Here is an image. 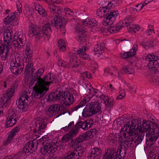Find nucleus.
<instances>
[{"label":"nucleus","mask_w":159,"mask_h":159,"mask_svg":"<svg viewBox=\"0 0 159 159\" xmlns=\"http://www.w3.org/2000/svg\"><path fill=\"white\" fill-rule=\"evenodd\" d=\"M141 123V125L139 129H137V126L132 130V132L129 138V139L127 141H131L134 144L138 145L141 143L146 133V142L147 146L151 147L156 142L159 136V125L155 122L150 120H139L138 122Z\"/></svg>","instance_id":"nucleus-1"},{"label":"nucleus","mask_w":159,"mask_h":159,"mask_svg":"<svg viewBox=\"0 0 159 159\" xmlns=\"http://www.w3.org/2000/svg\"><path fill=\"white\" fill-rule=\"evenodd\" d=\"M44 70L41 68L38 69L34 74L31 82H34L35 85L34 87V97L39 98L43 97L49 89V85L56 79V75L51 73H48L43 78H41Z\"/></svg>","instance_id":"nucleus-2"},{"label":"nucleus","mask_w":159,"mask_h":159,"mask_svg":"<svg viewBox=\"0 0 159 159\" xmlns=\"http://www.w3.org/2000/svg\"><path fill=\"white\" fill-rule=\"evenodd\" d=\"M96 133V130L91 129L84 133L80 134L76 139H72L69 144L70 146L75 150L76 149L80 151V156L81 157L84 154L85 149L82 147L80 146L79 144L83 141L92 138Z\"/></svg>","instance_id":"nucleus-3"},{"label":"nucleus","mask_w":159,"mask_h":159,"mask_svg":"<svg viewBox=\"0 0 159 159\" xmlns=\"http://www.w3.org/2000/svg\"><path fill=\"white\" fill-rule=\"evenodd\" d=\"M138 120H132L129 121L124 125V127L121 129L120 132L121 135L120 138L121 139H123V138H126V140H128L129 139V137L131 134L132 130H133L134 129L136 126L137 129H141L140 128L139 129V127H140V125L142 124H141V123L138 122Z\"/></svg>","instance_id":"nucleus-4"},{"label":"nucleus","mask_w":159,"mask_h":159,"mask_svg":"<svg viewBox=\"0 0 159 159\" xmlns=\"http://www.w3.org/2000/svg\"><path fill=\"white\" fill-rule=\"evenodd\" d=\"M101 109V105L97 102L88 103L83 109L82 115L84 118L91 116L97 113Z\"/></svg>","instance_id":"nucleus-5"},{"label":"nucleus","mask_w":159,"mask_h":159,"mask_svg":"<svg viewBox=\"0 0 159 159\" xmlns=\"http://www.w3.org/2000/svg\"><path fill=\"white\" fill-rule=\"evenodd\" d=\"M18 86L16 83L14 84L12 87L8 89L4 95L0 98V107H6L11 101V99L14 95L15 89Z\"/></svg>","instance_id":"nucleus-6"},{"label":"nucleus","mask_w":159,"mask_h":159,"mask_svg":"<svg viewBox=\"0 0 159 159\" xmlns=\"http://www.w3.org/2000/svg\"><path fill=\"white\" fill-rule=\"evenodd\" d=\"M43 147L40 148V151L45 156L51 155L57 150L58 147L55 144L51 143L49 141L43 143Z\"/></svg>","instance_id":"nucleus-7"},{"label":"nucleus","mask_w":159,"mask_h":159,"mask_svg":"<svg viewBox=\"0 0 159 159\" xmlns=\"http://www.w3.org/2000/svg\"><path fill=\"white\" fill-rule=\"evenodd\" d=\"M28 98L27 92L24 91L22 93L19 99L16 101L17 106L23 111H25L28 108Z\"/></svg>","instance_id":"nucleus-8"},{"label":"nucleus","mask_w":159,"mask_h":159,"mask_svg":"<svg viewBox=\"0 0 159 159\" xmlns=\"http://www.w3.org/2000/svg\"><path fill=\"white\" fill-rule=\"evenodd\" d=\"M80 151L79 150H73L69 151L67 152V155L61 158H59L57 157H50L48 159H79L81 157Z\"/></svg>","instance_id":"nucleus-9"},{"label":"nucleus","mask_w":159,"mask_h":159,"mask_svg":"<svg viewBox=\"0 0 159 159\" xmlns=\"http://www.w3.org/2000/svg\"><path fill=\"white\" fill-rule=\"evenodd\" d=\"M16 116V113L14 112L12 109L9 111V113L7 114V116L6 127H11L16 123L17 120Z\"/></svg>","instance_id":"nucleus-10"},{"label":"nucleus","mask_w":159,"mask_h":159,"mask_svg":"<svg viewBox=\"0 0 159 159\" xmlns=\"http://www.w3.org/2000/svg\"><path fill=\"white\" fill-rule=\"evenodd\" d=\"M24 68V63L22 62L15 61L11 63L10 68L11 72L15 75L21 73Z\"/></svg>","instance_id":"nucleus-11"},{"label":"nucleus","mask_w":159,"mask_h":159,"mask_svg":"<svg viewBox=\"0 0 159 159\" xmlns=\"http://www.w3.org/2000/svg\"><path fill=\"white\" fill-rule=\"evenodd\" d=\"M90 126L89 121H80L77 123L72 129L75 132H76V134H77L80 128L84 130H87L90 127Z\"/></svg>","instance_id":"nucleus-12"},{"label":"nucleus","mask_w":159,"mask_h":159,"mask_svg":"<svg viewBox=\"0 0 159 159\" xmlns=\"http://www.w3.org/2000/svg\"><path fill=\"white\" fill-rule=\"evenodd\" d=\"M81 23H83V25L81 26L79 24H78L76 27H75L76 30H84L83 28H82L83 26L90 27L91 29H93L97 28V27L94 28V27H96L97 25V22L95 20L93 19L88 21L85 20L82 21Z\"/></svg>","instance_id":"nucleus-13"},{"label":"nucleus","mask_w":159,"mask_h":159,"mask_svg":"<svg viewBox=\"0 0 159 159\" xmlns=\"http://www.w3.org/2000/svg\"><path fill=\"white\" fill-rule=\"evenodd\" d=\"M91 98H89L88 97H85L82 100L80 103L77 105L71 107L70 108V110H69L68 111H62L61 113L58 115V116L61 115L62 114H64L68 112L69 115H70L71 112H72L74 111H77L78 109L80 107H82L84 106L85 105L86 103L89 102L90 100V99Z\"/></svg>","instance_id":"nucleus-14"},{"label":"nucleus","mask_w":159,"mask_h":159,"mask_svg":"<svg viewBox=\"0 0 159 159\" xmlns=\"http://www.w3.org/2000/svg\"><path fill=\"white\" fill-rule=\"evenodd\" d=\"M101 149L98 147L92 149L91 152L88 156V159H100L102 155Z\"/></svg>","instance_id":"nucleus-15"},{"label":"nucleus","mask_w":159,"mask_h":159,"mask_svg":"<svg viewBox=\"0 0 159 159\" xmlns=\"http://www.w3.org/2000/svg\"><path fill=\"white\" fill-rule=\"evenodd\" d=\"M43 139H40L39 140L34 139L33 141H29L27 143L32 153L36 150L39 145L43 144Z\"/></svg>","instance_id":"nucleus-16"},{"label":"nucleus","mask_w":159,"mask_h":159,"mask_svg":"<svg viewBox=\"0 0 159 159\" xmlns=\"http://www.w3.org/2000/svg\"><path fill=\"white\" fill-rule=\"evenodd\" d=\"M106 15L107 16L106 20H104L102 23L104 26L108 25L109 24H112L115 18L117 16V14L116 11H113L109 13L106 14Z\"/></svg>","instance_id":"nucleus-17"},{"label":"nucleus","mask_w":159,"mask_h":159,"mask_svg":"<svg viewBox=\"0 0 159 159\" xmlns=\"http://www.w3.org/2000/svg\"><path fill=\"white\" fill-rule=\"evenodd\" d=\"M117 156V151L114 148H111L105 150V153L103 156L102 159H107L113 158L114 159H116Z\"/></svg>","instance_id":"nucleus-18"},{"label":"nucleus","mask_w":159,"mask_h":159,"mask_svg":"<svg viewBox=\"0 0 159 159\" xmlns=\"http://www.w3.org/2000/svg\"><path fill=\"white\" fill-rule=\"evenodd\" d=\"M16 40H14L12 42V44L14 47L17 48H19L24 46L26 43V39L25 36L19 35L17 37Z\"/></svg>","instance_id":"nucleus-19"},{"label":"nucleus","mask_w":159,"mask_h":159,"mask_svg":"<svg viewBox=\"0 0 159 159\" xmlns=\"http://www.w3.org/2000/svg\"><path fill=\"white\" fill-rule=\"evenodd\" d=\"M48 8L50 11L54 16V17L60 16L61 11L59 7L56 6L54 3L48 5Z\"/></svg>","instance_id":"nucleus-20"},{"label":"nucleus","mask_w":159,"mask_h":159,"mask_svg":"<svg viewBox=\"0 0 159 159\" xmlns=\"http://www.w3.org/2000/svg\"><path fill=\"white\" fill-rule=\"evenodd\" d=\"M13 35L12 33V30H5L4 34V40L3 44L6 47L9 46V43L11 40L12 36Z\"/></svg>","instance_id":"nucleus-21"},{"label":"nucleus","mask_w":159,"mask_h":159,"mask_svg":"<svg viewBox=\"0 0 159 159\" xmlns=\"http://www.w3.org/2000/svg\"><path fill=\"white\" fill-rule=\"evenodd\" d=\"M85 30H76V33L77 34V38L78 42L80 44L84 43L86 41V35Z\"/></svg>","instance_id":"nucleus-22"},{"label":"nucleus","mask_w":159,"mask_h":159,"mask_svg":"<svg viewBox=\"0 0 159 159\" xmlns=\"http://www.w3.org/2000/svg\"><path fill=\"white\" fill-rule=\"evenodd\" d=\"M76 132H75L72 129L68 133L64 135L61 138V142L65 143L68 142L77 135Z\"/></svg>","instance_id":"nucleus-23"},{"label":"nucleus","mask_w":159,"mask_h":159,"mask_svg":"<svg viewBox=\"0 0 159 159\" xmlns=\"http://www.w3.org/2000/svg\"><path fill=\"white\" fill-rule=\"evenodd\" d=\"M88 48L86 46L82 47V48H80L77 51V54L79 55L80 57L84 59L89 60L90 59V57L89 55L85 53Z\"/></svg>","instance_id":"nucleus-24"},{"label":"nucleus","mask_w":159,"mask_h":159,"mask_svg":"<svg viewBox=\"0 0 159 159\" xmlns=\"http://www.w3.org/2000/svg\"><path fill=\"white\" fill-rule=\"evenodd\" d=\"M61 93L60 91H55L51 93L48 97V100L52 101L61 100Z\"/></svg>","instance_id":"nucleus-25"},{"label":"nucleus","mask_w":159,"mask_h":159,"mask_svg":"<svg viewBox=\"0 0 159 159\" xmlns=\"http://www.w3.org/2000/svg\"><path fill=\"white\" fill-rule=\"evenodd\" d=\"M124 142L122 144L118 147V148L126 151L128 149L129 147H133L134 146V143L131 141H127L126 140V138H125Z\"/></svg>","instance_id":"nucleus-26"},{"label":"nucleus","mask_w":159,"mask_h":159,"mask_svg":"<svg viewBox=\"0 0 159 159\" xmlns=\"http://www.w3.org/2000/svg\"><path fill=\"white\" fill-rule=\"evenodd\" d=\"M148 64V67L149 69L154 70L156 73L158 71L159 64L156 60H152L149 61Z\"/></svg>","instance_id":"nucleus-27"},{"label":"nucleus","mask_w":159,"mask_h":159,"mask_svg":"<svg viewBox=\"0 0 159 159\" xmlns=\"http://www.w3.org/2000/svg\"><path fill=\"white\" fill-rule=\"evenodd\" d=\"M128 26H129V29L132 30L136 29L137 30H139L140 28L139 25H133L132 26L130 27L129 26V23L126 22H125V24L123 23L122 25L120 26H117L116 27L117 28V30L120 29H122L123 28H124V29L126 30L128 29Z\"/></svg>","instance_id":"nucleus-28"},{"label":"nucleus","mask_w":159,"mask_h":159,"mask_svg":"<svg viewBox=\"0 0 159 159\" xmlns=\"http://www.w3.org/2000/svg\"><path fill=\"white\" fill-rule=\"evenodd\" d=\"M134 49L130 50V52H126L124 53L122 56V57L124 59L129 58L134 56V52L138 48V46L137 44H135L133 46Z\"/></svg>","instance_id":"nucleus-29"},{"label":"nucleus","mask_w":159,"mask_h":159,"mask_svg":"<svg viewBox=\"0 0 159 159\" xmlns=\"http://www.w3.org/2000/svg\"><path fill=\"white\" fill-rule=\"evenodd\" d=\"M70 95V93L65 92L64 93H61V100L63 102L64 104L65 105V107H67L70 106V104L68 103L69 100L68 99L69 96Z\"/></svg>","instance_id":"nucleus-30"},{"label":"nucleus","mask_w":159,"mask_h":159,"mask_svg":"<svg viewBox=\"0 0 159 159\" xmlns=\"http://www.w3.org/2000/svg\"><path fill=\"white\" fill-rule=\"evenodd\" d=\"M70 62L72 68H76L78 66L80 61L75 55H73L71 56L70 57Z\"/></svg>","instance_id":"nucleus-31"},{"label":"nucleus","mask_w":159,"mask_h":159,"mask_svg":"<svg viewBox=\"0 0 159 159\" xmlns=\"http://www.w3.org/2000/svg\"><path fill=\"white\" fill-rule=\"evenodd\" d=\"M43 33V30H29L28 34L30 37L35 36V38H38L42 36Z\"/></svg>","instance_id":"nucleus-32"},{"label":"nucleus","mask_w":159,"mask_h":159,"mask_svg":"<svg viewBox=\"0 0 159 159\" xmlns=\"http://www.w3.org/2000/svg\"><path fill=\"white\" fill-rule=\"evenodd\" d=\"M100 44V45H97L94 47V51L95 55L101 54L103 52L104 48L105 47H104V45L102 46V44H103V43Z\"/></svg>","instance_id":"nucleus-33"},{"label":"nucleus","mask_w":159,"mask_h":159,"mask_svg":"<svg viewBox=\"0 0 159 159\" xmlns=\"http://www.w3.org/2000/svg\"><path fill=\"white\" fill-rule=\"evenodd\" d=\"M35 10L43 17H45L47 15V13L45 10L39 5L37 4L36 5Z\"/></svg>","instance_id":"nucleus-34"},{"label":"nucleus","mask_w":159,"mask_h":159,"mask_svg":"<svg viewBox=\"0 0 159 159\" xmlns=\"http://www.w3.org/2000/svg\"><path fill=\"white\" fill-rule=\"evenodd\" d=\"M13 13H11L9 14L6 18L4 20L3 22L4 24L6 25L8 24L11 22L16 18V16Z\"/></svg>","instance_id":"nucleus-35"},{"label":"nucleus","mask_w":159,"mask_h":159,"mask_svg":"<svg viewBox=\"0 0 159 159\" xmlns=\"http://www.w3.org/2000/svg\"><path fill=\"white\" fill-rule=\"evenodd\" d=\"M54 25L57 29H60L63 26V23L61 16L54 17Z\"/></svg>","instance_id":"nucleus-36"},{"label":"nucleus","mask_w":159,"mask_h":159,"mask_svg":"<svg viewBox=\"0 0 159 159\" xmlns=\"http://www.w3.org/2000/svg\"><path fill=\"white\" fill-rule=\"evenodd\" d=\"M99 93V95H98V97L96 98V102H97L98 103H99L101 105L100 103H101L103 101V102H104L106 99H107V98H108V96L104 94H102L101 93Z\"/></svg>","instance_id":"nucleus-37"},{"label":"nucleus","mask_w":159,"mask_h":159,"mask_svg":"<svg viewBox=\"0 0 159 159\" xmlns=\"http://www.w3.org/2000/svg\"><path fill=\"white\" fill-rule=\"evenodd\" d=\"M52 105H49L47 107L45 112V114L48 115V117H51V116L54 115Z\"/></svg>","instance_id":"nucleus-38"},{"label":"nucleus","mask_w":159,"mask_h":159,"mask_svg":"<svg viewBox=\"0 0 159 159\" xmlns=\"http://www.w3.org/2000/svg\"><path fill=\"white\" fill-rule=\"evenodd\" d=\"M22 4L20 2H18L16 4V6L14 8V14L16 15H19L22 12Z\"/></svg>","instance_id":"nucleus-39"},{"label":"nucleus","mask_w":159,"mask_h":159,"mask_svg":"<svg viewBox=\"0 0 159 159\" xmlns=\"http://www.w3.org/2000/svg\"><path fill=\"white\" fill-rule=\"evenodd\" d=\"M120 72L122 74L126 73L129 74H134V70L131 68H129L126 67H124L120 69Z\"/></svg>","instance_id":"nucleus-40"},{"label":"nucleus","mask_w":159,"mask_h":159,"mask_svg":"<svg viewBox=\"0 0 159 159\" xmlns=\"http://www.w3.org/2000/svg\"><path fill=\"white\" fill-rule=\"evenodd\" d=\"M116 151L117 153L116 159L118 158L119 159H123L126 153V151L119 148H118V150Z\"/></svg>","instance_id":"nucleus-41"},{"label":"nucleus","mask_w":159,"mask_h":159,"mask_svg":"<svg viewBox=\"0 0 159 159\" xmlns=\"http://www.w3.org/2000/svg\"><path fill=\"white\" fill-rule=\"evenodd\" d=\"M52 105L53 108L54 115L58 113H60L62 110V107L59 104H54Z\"/></svg>","instance_id":"nucleus-42"},{"label":"nucleus","mask_w":159,"mask_h":159,"mask_svg":"<svg viewBox=\"0 0 159 159\" xmlns=\"http://www.w3.org/2000/svg\"><path fill=\"white\" fill-rule=\"evenodd\" d=\"M103 103L105 104V108H111L113 105L114 101L112 99L109 98L108 97V98H107V99H106L104 102H103Z\"/></svg>","instance_id":"nucleus-43"},{"label":"nucleus","mask_w":159,"mask_h":159,"mask_svg":"<svg viewBox=\"0 0 159 159\" xmlns=\"http://www.w3.org/2000/svg\"><path fill=\"white\" fill-rule=\"evenodd\" d=\"M145 59L146 61H152V59L157 61V59H159V57L157 56H156L154 53H152L147 55Z\"/></svg>","instance_id":"nucleus-44"},{"label":"nucleus","mask_w":159,"mask_h":159,"mask_svg":"<svg viewBox=\"0 0 159 159\" xmlns=\"http://www.w3.org/2000/svg\"><path fill=\"white\" fill-rule=\"evenodd\" d=\"M20 129V128L18 127H16L14 128L10 132L9 135L10 136L14 137V136L17 134L19 132Z\"/></svg>","instance_id":"nucleus-45"},{"label":"nucleus","mask_w":159,"mask_h":159,"mask_svg":"<svg viewBox=\"0 0 159 159\" xmlns=\"http://www.w3.org/2000/svg\"><path fill=\"white\" fill-rule=\"evenodd\" d=\"M22 152L23 154H25L27 155H29L30 154L32 153V151H31L30 149L29 148V147L27 143L23 147L22 150Z\"/></svg>","instance_id":"nucleus-46"},{"label":"nucleus","mask_w":159,"mask_h":159,"mask_svg":"<svg viewBox=\"0 0 159 159\" xmlns=\"http://www.w3.org/2000/svg\"><path fill=\"white\" fill-rule=\"evenodd\" d=\"M104 9V7H103L102 8H99L97 10V14L98 16L102 17L105 15V13L107 11L106 10V9Z\"/></svg>","instance_id":"nucleus-47"},{"label":"nucleus","mask_w":159,"mask_h":159,"mask_svg":"<svg viewBox=\"0 0 159 159\" xmlns=\"http://www.w3.org/2000/svg\"><path fill=\"white\" fill-rule=\"evenodd\" d=\"M58 63L59 66H61L64 68H68L69 66V64L63 60H59Z\"/></svg>","instance_id":"nucleus-48"},{"label":"nucleus","mask_w":159,"mask_h":159,"mask_svg":"<svg viewBox=\"0 0 159 159\" xmlns=\"http://www.w3.org/2000/svg\"><path fill=\"white\" fill-rule=\"evenodd\" d=\"M119 94L118 96L117 99H122L125 96L126 93L124 89H121L119 92Z\"/></svg>","instance_id":"nucleus-49"},{"label":"nucleus","mask_w":159,"mask_h":159,"mask_svg":"<svg viewBox=\"0 0 159 159\" xmlns=\"http://www.w3.org/2000/svg\"><path fill=\"white\" fill-rule=\"evenodd\" d=\"M111 70L112 71L111 73V75L114 74L116 77H117L119 78H120L121 77L120 76L119 73L118 71L116 69L114 68H112L111 69Z\"/></svg>","instance_id":"nucleus-50"},{"label":"nucleus","mask_w":159,"mask_h":159,"mask_svg":"<svg viewBox=\"0 0 159 159\" xmlns=\"http://www.w3.org/2000/svg\"><path fill=\"white\" fill-rule=\"evenodd\" d=\"M74 122L73 121H72L69 123L68 126H66L65 127H63L62 129L65 131H67L69 129H70L73 128L74 127Z\"/></svg>","instance_id":"nucleus-51"},{"label":"nucleus","mask_w":159,"mask_h":159,"mask_svg":"<svg viewBox=\"0 0 159 159\" xmlns=\"http://www.w3.org/2000/svg\"><path fill=\"white\" fill-rule=\"evenodd\" d=\"M47 124L43 122H41L38 123L37 124V126L38 128L39 129V132H40V131L42 129H44L46 127Z\"/></svg>","instance_id":"nucleus-52"},{"label":"nucleus","mask_w":159,"mask_h":159,"mask_svg":"<svg viewBox=\"0 0 159 159\" xmlns=\"http://www.w3.org/2000/svg\"><path fill=\"white\" fill-rule=\"evenodd\" d=\"M13 139V137H12L9 135L7 140L4 141L3 143L4 145L7 146L8 144L10 143Z\"/></svg>","instance_id":"nucleus-53"},{"label":"nucleus","mask_w":159,"mask_h":159,"mask_svg":"<svg viewBox=\"0 0 159 159\" xmlns=\"http://www.w3.org/2000/svg\"><path fill=\"white\" fill-rule=\"evenodd\" d=\"M150 2H147L145 1V2L143 4L142 6H141V4H138L136 6V7H138L139 6L140 7V8L139 9H136V11H140L143 8V7L146 5Z\"/></svg>","instance_id":"nucleus-54"},{"label":"nucleus","mask_w":159,"mask_h":159,"mask_svg":"<svg viewBox=\"0 0 159 159\" xmlns=\"http://www.w3.org/2000/svg\"><path fill=\"white\" fill-rule=\"evenodd\" d=\"M153 41H150L149 42H148L146 43L145 44V48L147 49L149 48L152 47L153 46L154 43H153Z\"/></svg>","instance_id":"nucleus-55"},{"label":"nucleus","mask_w":159,"mask_h":159,"mask_svg":"<svg viewBox=\"0 0 159 159\" xmlns=\"http://www.w3.org/2000/svg\"><path fill=\"white\" fill-rule=\"evenodd\" d=\"M8 51L6 50V52H5L4 54V53L3 54H2V55L1 56V57L2 60L4 61L7 59V57H8Z\"/></svg>","instance_id":"nucleus-56"},{"label":"nucleus","mask_w":159,"mask_h":159,"mask_svg":"<svg viewBox=\"0 0 159 159\" xmlns=\"http://www.w3.org/2000/svg\"><path fill=\"white\" fill-rule=\"evenodd\" d=\"M34 71V69L33 68H30L29 67H26L25 68V73L27 75L30 74V72L31 74Z\"/></svg>","instance_id":"nucleus-57"},{"label":"nucleus","mask_w":159,"mask_h":159,"mask_svg":"<svg viewBox=\"0 0 159 159\" xmlns=\"http://www.w3.org/2000/svg\"><path fill=\"white\" fill-rule=\"evenodd\" d=\"M70 95L69 96V97H68V99L69 100V102H68V103L69 104L70 103V104L72 103L75 101V99H74V97L73 95L70 92Z\"/></svg>","instance_id":"nucleus-58"},{"label":"nucleus","mask_w":159,"mask_h":159,"mask_svg":"<svg viewBox=\"0 0 159 159\" xmlns=\"http://www.w3.org/2000/svg\"><path fill=\"white\" fill-rule=\"evenodd\" d=\"M152 80L153 83L159 85V75L152 77Z\"/></svg>","instance_id":"nucleus-59"},{"label":"nucleus","mask_w":159,"mask_h":159,"mask_svg":"<svg viewBox=\"0 0 159 159\" xmlns=\"http://www.w3.org/2000/svg\"><path fill=\"white\" fill-rule=\"evenodd\" d=\"M82 76L84 78L85 77L89 79L91 78V74L87 71L85 72L82 74Z\"/></svg>","instance_id":"nucleus-60"},{"label":"nucleus","mask_w":159,"mask_h":159,"mask_svg":"<svg viewBox=\"0 0 159 159\" xmlns=\"http://www.w3.org/2000/svg\"><path fill=\"white\" fill-rule=\"evenodd\" d=\"M53 26L52 25H50L49 24H46L43 27L42 30H51L52 29V27Z\"/></svg>","instance_id":"nucleus-61"},{"label":"nucleus","mask_w":159,"mask_h":159,"mask_svg":"<svg viewBox=\"0 0 159 159\" xmlns=\"http://www.w3.org/2000/svg\"><path fill=\"white\" fill-rule=\"evenodd\" d=\"M32 52H28L26 53L27 57L26 58V61H29V60H31L32 56Z\"/></svg>","instance_id":"nucleus-62"},{"label":"nucleus","mask_w":159,"mask_h":159,"mask_svg":"<svg viewBox=\"0 0 159 159\" xmlns=\"http://www.w3.org/2000/svg\"><path fill=\"white\" fill-rule=\"evenodd\" d=\"M93 90L92 93V94L94 96H95L96 98L98 97V95H99V93H101L99 91L97 90H94V89H92Z\"/></svg>","instance_id":"nucleus-63"},{"label":"nucleus","mask_w":159,"mask_h":159,"mask_svg":"<svg viewBox=\"0 0 159 159\" xmlns=\"http://www.w3.org/2000/svg\"><path fill=\"white\" fill-rule=\"evenodd\" d=\"M30 29L32 30H36V29H40L39 27L38 26L36 25L32 24L30 27Z\"/></svg>","instance_id":"nucleus-64"}]
</instances>
